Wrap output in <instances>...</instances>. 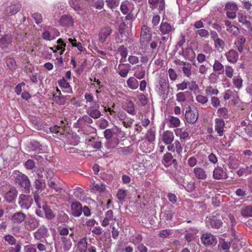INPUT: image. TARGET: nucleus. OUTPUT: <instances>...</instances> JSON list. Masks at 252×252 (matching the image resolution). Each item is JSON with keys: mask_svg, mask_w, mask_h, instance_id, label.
<instances>
[{"mask_svg": "<svg viewBox=\"0 0 252 252\" xmlns=\"http://www.w3.org/2000/svg\"><path fill=\"white\" fill-rule=\"evenodd\" d=\"M14 183L21 188L25 193H29L31 190V183L28 177L20 172L14 173Z\"/></svg>", "mask_w": 252, "mask_h": 252, "instance_id": "f257e3e1", "label": "nucleus"}, {"mask_svg": "<svg viewBox=\"0 0 252 252\" xmlns=\"http://www.w3.org/2000/svg\"><path fill=\"white\" fill-rule=\"evenodd\" d=\"M224 10H227L226 15L228 18L234 19L236 17L238 7L235 2H228L226 3L225 5Z\"/></svg>", "mask_w": 252, "mask_h": 252, "instance_id": "f03ea898", "label": "nucleus"}, {"mask_svg": "<svg viewBox=\"0 0 252 252\" xmlns=\"http://www.w3.org/2000/svg\"><path fill=\"white\" fill-rule=\"evenodd\" d=\"M99 108V104L94 102L93 104H90V107L87 109V113L92 118L98 119L101 116Z\"/></svg>", "mask_w": 252, "mask_h": 252, "instance_id": "7ed1b4c3", "label": "nucleus"}, {"mask_svg": "<svg viewBox=\"0 0 252 252\" xmlns=\"http://www.w3.org/2000/svg\"><path fill=\"white\" fill-rule=\"evenodd\" d=\"M185 118L188 123L194 124L198 119V112L196 108L191 110L190 106H189L188 110L185 113Z\"/></svg>", "mask_w": 252, "mask_h": 252, "instance_id": "20e7f679", "label": "nucleus"}, {"mask_svg": "<svg viewBox=\"0 0 252 252\" xmlns=\"http://www.w3.org/2000/svg\"><path fill=\"white\" fill-rule=\"evenodd\" d=\"M201 239L203 244L206 246L215 245L217 243L216 238L210 233L203 234Z\"/></svg>", "mask_w": 252, "mask_h": 252, "instance_id": "39448f33", "label": "nucleus"}, {"mask_svg": "<svg viewBox=\"0 0 252 252\" xmlns=\"http://www.w3.org/2000/svg\"><path fill=\"white\" fill-rule=\"evenodd\" d=\"M22 6V4L20 2L11 4L6 8L4 11L5 15L10 16L16 14L21 10Z\"/></svg>", "mask_w": 252, "mask_h": 252, "instance_id": "423d86ee", "label": "nucleus"}, {"mask_svg": "<svg viewBox=\"0 0 252 252\" xmlns=\"http://www.w3.org/2000/svg\"><path fill=\"white\" fill-rule=\"evenodd\" d=\"M18 195V191L15 187H12L7 191L5 195L4 199L9 203H13Z\"/></svg>", "mask_w": 252, "mask_h": 252, "instance_id": "0eeeda50", "label": "nucleus"}, {"mask_svg": "<svg viewBox=\"0 0 252 252\" xmlns=\"http://www.w3.org/2000/svg\"><path fill=\"white\" fill-rule=\"evenodd\" d=\"M71 212L72 216L75 217H80L82 213V206L79 202H74L71 204Z\"/></svg>", "mask_w": 252, "mask_h": 252, "instance_id": "6e6552de", "label": "nucleus"}, {"mask_svg": "<svg viewBox=\"0 0 252 252\" xmlns=\"http://www.w3.org/2000/svg\"><path fill=\"white\" fill-rule=\"evenodd\" d=\"M112 30L110 27H104L101 29L98 36L99 40L103 43L106 40V38L111 34Z\"/></svg>", "mask_w": 252, "mask_h": 252, "instance_id": "1a4fd4ad", "label": "nucleus"}, {"mask_svg": "<svg viewBox=\"0 0 252 252\" xmlns=\"http://www.w3.org/2000/svg\"><path fill=\"white\" fill-rule=\"evenodd\" d=\"M37 176L39 178L44 179L46 178L47 180H51L54 176V172L50 169H39L37 171Z\"/></svg>", "mask_w": 252, "mask_h": 252, "instance_id": "9d476101", "label": "nucleus"}, {"mask_svg": "<svg viewBox=\"0 0 252 252\" xmlns=\"http://www.w3.org/2000/svg\"><path fill=\"white\" fill-rule=\"evenodd\" d=\"M215 130L219 134V136H222L224 132V127L225 126L224 121L220 118H216L215 120Z\"/></svg>", "mask_w": 252, "mask_h": 252, "instance_id": "9b49d317", "label": "nucleus"}, {"mask_svg": "<svg viewBox=\"0 0 252 252\" xmlns=\"http://www.w3.org/2000/svg\"><path fill=\"white\" fill-rule=\"evenodd\" d=\"M26 218V214L21 211H19L13 214L11 220L15 223H21L25 221Z\"/></svg>", "mask_w": 252, "mask_h": 252, "instance_id": "f8f14e48", "label": "nucleus"}, {"mask_svg": "<svg viewBox=\"0 0 252 252\" xmlns=\"http://www.w3.org/2000/svg\"><path fill=\"white\" fill-rule=\"evenodd\" d=\"M213 177L215 179L220 180L221 179H226L228 176L227 173L221 167H218L213 171Z\"/></svg>", "mask_w": 252, "mask_h": 252, "instance_id": "ddd939ff", "label": "nucleus"}, {"mask_svg": "<svg viewBox=\"0 0 252 252\" xmlns=\"http://www.w3.org/2000/svg\"><path fill=\"white\" fill-rule=\"evenodd\" d=\"M24 223L25 226H29L32 230L37 228L39 225L38 220L32 216L26 218Z\"/></svg>", "mask_w": 252, "mask_h": 252, "instance_id": "4468645a", "label": "nucleus"}, {"mask_svg": "<svg viewBox=\"0 0 252 252\" xmlns=\"http://www.w3.org/2000/svg\"><path fill=\"white\" fill-rule=\"evenodd\" d=\"M225 56L229 62L234 63L237 62L239 55L235 50L230 49L226 53Z\"/></svg>", "mask_w": 252, "mask_h": 252, "instance_id": "2eb2a0df", "label": "nucleus"}, {"mask_svg": "<svg viewBox=\"0 0 252 252\" xmlns=\"http://www.w3.org/2000/svg\"><path fill=\"white\" fill-rule=\"evenodd\" d=\"M174 136L173 133L170 131L166 130L163 132L162 140L166 144H170L173 141Z\"/></svg>", "mask_w": 252, "mask_h": 252, "instance_id": "dca6fc26", "label": "nucleus"}, {"mask_svg": "<svg viewBox=\"0 0 252 252\" xmlns=\"http://www.w3.org/2000/svg\"><path fill=\"white\" fill-rule=\"evenodd\" d=\"M116 220V218H114L113 212L111 210L106 212L105 218L102 221L101 225L103 226H106L109 224L110 221Z\"/></svg>", "mask_w": 252, "mask_h": 252, "instance_id": "f3484780", "label": "nucleus"}, {"mask_svg": "<svg viewBox=\"0 0 252 252\" xmlns=\"http://www.w3.org/2000/svg\"><path fill=\"white\" fill-rule=\"evenodd\" d=\"M123 109L132 115H135L136 113L135 105L131 100H128L126 103V105L123 107Z\"/></svg>", "mask_w": 252, "mask_h": 252, "instance_id": "a211bd4d", "label": "nucleus"}, {"mask_svg": "<svg viewBox=\"0 0 252 252\" xmlns=\"http://www.w3.org/2000/svg\"><path fill=\"white\" fill-rule=\"evenodd\" d=\"M246 41V38L244 36H240L238 37L237 41L234 43L236 49L240 52L242 53L244 50V45Z\"/></svg>", "mask_w": 252, "mask_h": 252, "instance_id": "6ab92c4d", "label": "nucleus"}, {"mask_svg": "<svg viewBox=\"0 0 252 252\" xmlns=\"http://www.w3.org/2000/svg\"><path fill=\"white\" fill-rule=\"evenodd\" d=\"M12 38L10 35L6 34L0 39V47L6 48L11 43Z\"/></svg>", "mask_w": 252, "mask_h": 252, "instance_id": "aec40b11", "label": "nucleus"}, {"mask_svg": "<svg viewBox=\"0 0 252 252\" xmlns=\"http://www.w3.org/2000/svg\"><path fill=\"white\" fill-rule=\"evenodd\" d=\"M195 177L200 180H205L207 177L205 171L201 167H195L193 169Z\"/></svg>", "mask_w": 252, "mask_h": 252, "instance_id": "412c9836", "label": "nucleus"}, {"mask_svg": "<svg viewBox=\"0 0 252 252\" xmlns=\"http://www.w3.org/2000/svg\"><path fill=\"white\" fill-rule=\"evenodd\" d=\"M160 31L163 34H169L173 30L172 26L169 24L168 23L165 22H162L160 28Z\"/></svg>", "mask_w": 252, "mask_h": 252, "instance_id": "4be33fe9", "label": "nucleus"}, {"mask_svg": "<svg viewBox=\"0 0 252 252\" xmlns=\"http://www.w3.org/2000/svg\"><path fill=\"white\" fill-rule=\"evenodd\" d=\"M60 24L64 27H69L73 25V20L70 15H63L60 21Z\"/></svg>", "mask_w": 252, "mask_h": 252, "instance_id": "5701e85b", "label": "nucleus"}, {"mask_svg": "<svg viewBox=\"0 0 252 252\" xmlns=\"http://www.w3.org/2000/svg\"><path fill=\"white\" fill-rule=\"evenodd\" d=\"M33 186L35 187L36 190L35 192H37L39 191H41L45 187V182L44 179L38 178L35 180Z\"/></svg>", "mask_w": 252, "mask_h": 252, "instance_id": "b1692460", "label": "nucleus"}, {"mask_svg": "<svg viewBox=\"0 0 252 252\" xmlns=\"http://www.w3.org/2000/svg\"><path fill=\"white\" fill-rule=\"evenodd\" d=\"M61 240L62 242L63 249L64 252H68L72 247V242L69 238L63 236Z\"/></svg>", "mask_w": 252, "mask_h": 252, "instance_id": "393cba45", "label": "nucleus"}, {"mask_svg": "<svg viewBox=\"0 0 252 252\" xmlns=\"http://www.w3.org/2000/svg\"><path fill=\"white\" fill-rule=\"evenodd\" d=\"M29 147L31 150L36 152L41 153L43 151L41 145L37 141H32Z\"/></svg>", "mask_w": 252, "mask_h": 252, "instance_id": "a878e982", "label": "nucleus"}, {"mask_svg": "<svg viewBox=\"0 0 252 252\" xmlns=\"http://www.w3.org/2000/svg\"><path fill=\"white\" fill-rule=\"evenodd\" d=\"M210 224L212 227L219 228L222 226V222L220 219L216 216H213L210 219Z\"/></svg>", "mask_w": 252, "mask_h": 252, "instance_id": "bb28decb", "label": "nucleus"}, {"mask_svg": "<svg viewBox=\"0 0 252 252\" xmlns=\"http://www.w3.org/2000/svg\"><path fill=\"white\" fill-rule=\"evenodd\" d=\"M238 18L239 22L245 25L247 28H249L251 27V22L247 19V16L243 13H239L238 14Z\"/></svg>", "mask_w": 252, "mask_h": 252, "instance_id": "cd10ccee", "label": "nucleus"}, {"mask_svg": "<svg viewBox=\"0 0 252 252\" xmlns=\"http://www.w3.org/2000/svg\"><path fill=\"white\" fill-rule=\"evenodd\" d=\"M173 157L170 153H167L163 157L162 163L165 167H168L171 165V161Z\"/></svg>", "mask_w": 252, "mask_h": 252, "instance_id": "c85d7f7f", "label": "nucleus"}, {"mask_svg": "<svg viewBox=\"0 0 252 252\" xmlns=\"http://www.w3.org/2000/svg\"><path fill=\"white\" fill-rule=\"evenodd\" d=\"M88 146L96 149H99L101 147V143L94 137L89 139L88 141Z\"/></svg>", "mask_w": 252, "mask_h": 252, "instance_id": "c756f323", "label": "nucleus"}, {"mask_svg": "<svg viewBox=\"0 0 252 252\" xmlns=\"http://www.w3.org/2000/svg\"><path fill=\"white\" fill-rule=\"evenodd\" d=\"M127 84L129 88L135 90L138 87L139 83L135 77H131L127 80Z\"/></svg>", "mask_w": 252, "mask_h": 252, "instance_id": "7c9ffc66", "label": "nucleus"}, {"mask_svg": "<svg viewBox=\"0 0 252 252\" xmlns=\"http://www.w3.org/2000/svg\"><path fill=\"white\" fill-rule=\"evenodd\" d=\"M47 230L45 228H39L34 232V238L37 240H40L41 238L45 237L47 235Z\"/></svg>", "mask_w": 252, "mask_h": 252, "instance_id": "2f4dec72", "label": "nucleus"}, {"mask_svg": "<svg viewBox=\"0 0 252 252\" xmlns=\"http://www.w3.org/2000/svg\"><path fill=\"white\" fill-rule=\"evenodd\" d=\"M67 99V96H64L61 95H56L54 94L53 96V101L59 105H64Z\"/></svg>", "mask_w": 252, "mask_h": 252, "instance_id": "473e14b6", "label": "nucleus"}, {"mask_svg": "<svg viewBox=\"0 0 252 252\" xmlns=\"http://www.w3.org/2000/svg\"><path fill=\"white\" fill-rule=\"evenodd\" d=\"M77 246L80 252H86L87 250L86 239L85 238L81 239L78 242Z\"/></svg>", "mask_w": 252, "mask_h": 252, "instance_id": "72a5a7b5", "label": "nucleus"}, {"mask_svg": "<svg viewBox=\"0 0 252 252\" xmlns=\"http://www.w3.org/2000/svg\"><path fill=\"white\" fill-rule=\"evenodd\" d=\"M46 218L48 220H52L55 217V215L49 207L46 205L43 207Z\"/></svg>", "mask_w": 252, "mask_h": 252, "instance_id": "f704fd0d", "label": "nucleus"}, {"mask_svg": "<svg viewBox=\"0 0 252 252\" xmlns=\"http://www.w3.org/2000/svg\"><path fill=\"white\" fill-rule=\"evenodd\" d=\"M241 215L243 217H252V207L251 206H247L241 210Z\"/></svg>", "mask_w": 252, "mask_h": 252, "instance_id": "c9c22d12", "label": "nucleus"}, {"mask_svg": "<svg viewBox=\"0 0 252 252\" xmlns=\"http://www.w3.org/2000/svg\"><path fill=\"white\" fill-rule=\"evenodd\" d=\"M105 185L104 184H94L92 187V189L94 191H99V192H103L105 190Z\"/></svg>", "mask_w": 252, "mask_h": 252, "instance_id": "e433bc0d", "label": "nucleus"}, {"mask_svg": "<svg viewBox=\"0 0 252 252\" xmlns=\"http://www.w3.org/2000/svg\"><path fill=\"white\" fill-rule=\"evenodd\" d=\"M49 129L52 133H60V134H63L65 130L64 127L57 125L50 127Z\"/></svg>", "mask_w": 252, "mask_h": 252, "instance_id": "4c0bfd02", "label": "nucleus"}, {"mask_svg": "<svg viewBox=\"0 0 252 252\" xmlns=\"http://www.w3.org/2000/svg\"><path fill=\"white\" fill-rule=\"evenodd\" d=\"M252 173V170L250 169L249 166H246L245 168H241L237 172V174L239 176H241L244 174H245V176H247Z\"/></svg>", "mask_w": 252, "mask_h": 252, "instance_id": "58836bf2", "label": "nucleus"}, {"mask_svg": "<svg viewBox=\"0 0 252 252\" xmlns=\"http://www.w3.org/2000/svg\"><path fill=\"white\" fill-rule=\"evenodd\" d=\"M191 65L190 63H188V64L185 66L182 67V71L184 75L188 77H190L191 75Z\"/></svg>", "mask_w": 252, "mask_h": 252, "instance_id": "ea45409f", "label": "nucleus"}, {"mask_svg": "<svg viewBox=\"0 0 252 252\" xmlns=\"http://www.w3.org/2000/svg\"><path fill=\"white\" fill-rule=\"evenodd\" d=\"M146 137L149 142H152L154 141L155 139V131L152 129H149L146 133Z\"/></svg>", "mask_w": 252, "mask_h": 252, "instance_id": "a19ab883", "label": "nucleus"}, {"mask_svg": "<svg viewBox=\"0 0 252 252\" xmlns=\"http://www.w3.org/2000/svg\"><path fill=\"white\" fill-rule=\"evenodd\" d=\"M48 184L50 188L54 189L56 192H61L62 189L57 185V184L55 181L49 180L48 182Z\"/></svg>", "mask_w": 252, "mask_h": 252, "instance_id": "79ce46f5", "label": "nucleus"}, {"mask_svg": "<svg viewBox=\"0 0 252 252\" xmlns=\"http://www.w3.org/2000/svg\"><path fill=\"white\" fill-rule=\"evenodd\" d=\"M118 52L120 54L122 57L126 59L128 54V50L124 45L120 46L118 49Z\"/></svg>", "mask_w": 252, "mask_h": 252, "instance_id": "37998d69", "label": "nucleus"}, {"mask_svg": "<svg viewBox=\"0 0 252 252\" xmlns=\"http://www.w3.org/2000/svg\"><path fill=\"white\" fill-rule=\"evenodd\" d=\"M70 5L73 8L75 11L81 10V7L80 6V0H72L69 2Z\"/></svg>", "mask_w": 252, "mask_h": 252, "instance_id": "c03bdc74", "label": "nucleus"}, {"mask_svg": "<svg viewBox=\"0 0 252 252\" xmlns=\"http://www.w3.org/2000/svg\"><path fill=\"white\" fill-rule=\"evenodd\" d=\"M219 92L218 90L214 89L213 87L211 86H208L205 89V93L208 95L213 94L217 95Z\"/></svg>", "mask_w": 252, "mask_h": 252, "instance_id": "a18cd8bd", "label": "nucleus"}, {"mask_svg": "<svg viewBox=\"0 0 252 252\" xmlns=\"http://www.w3.org/2000/svg\"><path fill=\"white\" fill-rule=\"evenodd\" d=\"M115 133L114 129H106L104 131V136L105 139L107 140H109L113 136V134Z\"/></svg>", "mask_w": 252, "mask_h": 252, "instance_id": "49530a36", "label": "nucleus"}, {"mask_svg": "<svg viewBox=\"0 0 252 252\" xmlns=\"http://www.w3.org/2000/svg\"><path fill=\"white\" fill-rule=\"evenodd\" d=\"M217 113L223 118L226 119L228 117V111L225 107L219 108L217 111Z\"/></svg>", "mask_w": 252, "mask_h": 252, "instance_id": "de8ad7c7", "label": "nucleus"}, {"mask_svg": "<svg viewBox=\"0 0 252 252\" xmlns=\"http://www.w3.org/2000/svg\"><path fill=\"white\" fill-rule=\"evenodd\" d=\"M31 123L33 125L35 128L37 130H40L42 128L43 126L41 123L38 122L35 118L30 119Z\"/></svg>", "mask_w": 252, "mask_h": 252, "instance_id": "09e8293b", "label": "nucleus"}, {"mask_svg": "<svg viewBox=\"0 0 252 252\" xmlns=\"http://www.w3.org/2000/svg\"><path fill=\"white\" fill-rule=\"evenodd\" d=\"M226 30L228 32L232 33L235 35H237L240 33V31L238 28H237L234 25H232V26H230V27L227 29Z\"/></svg>", "mask_w": 252, "mask_h": 252, "instance_id": "8fccbe9b", "label": "nucleus"}, {"mask_svg": "<svg viewBox=\"0 0 252 252\" xmlns=\"http://www.w3.org/2000/svg\"><path fill=\"white\" fill-rule=\"evenodd\" d=\"M213 70L214 71H224L223 65L218 61L215 60Z\"/></svg>", "mask_w": 252, "mask_h": 252, "instance_id": "3c124183", "label": "nucleus"}, {"mask_svg": "<svg viewBox=\"0 0 252 252\" xmlns=\"http://www.w3.org/2000/svg\"><path fill=\"white\" fill-rule=\"evenodd\" d=\"M146 71L143 67H141L140 70L136 72H135L134 76L138 79H141L145 77Z\"/></svg>", "mask_w": 252, "mask_h": 252, "instance_id": "603ef678", "label": "nucleus"}, {"mask_svg": "<svg viewBox=\"0 0 252 252\" xmlns=\"http://www.w3.org/2000/svg\"><path fill=\"white\" fill-rule=\"evenodd\" d=\"M176 100L179 102H184L186 101V97L184 92H180L176 94Z\"/></svg>", "mask_w": 252, "mask_h": 252, "instance_id": "864d4df0", "label": "nucleus"}, {"mask_svg": "<svg viewBox=\"0 0 252 252\" xmlns=\"http://www.w3.org/2000/svg\"><path fill=\"white\" fill-rule=\"evenodd\" d=\"M4 239L5 241L7 242L11 245L15 244L16 242V240L14 238V237L9 234L4 236Z\"/></svg>", "mask_w": 252, "mask_h": 252, "instance_id": "5fc2aeb1", "label": "nucleus"}, {"mask_svg": "<svg viewBox=\"0 0 252 252\" xmlns=\"http://www.w3.org/2000/svg\"><path fill=\"white\" fill-rule=\"evenodd\" d=\"M196 100L202 104H204L207 102L208 99L206 96L199 94L196 96Z\"/></svg>", "mask_w": 252, "mask_h": 252, "instance_id": "6e6d98bb", "label": "nucleus"}, {"mask_svg": "<svg viewBox=\"0 0 252 252\" xmlns=\"http://www.w3.org/2000/svg\"><path fill=\"white\" fill-rule=\"evenodd\" d=\"M126 190L122 189H120L118 190V192L117 194V196L119 200H123L126 198Z\"/></svg>", "mask_w": 252, "mask_h": 252, "instance_id": "4d7b16f0", "label": "nucleus"}, {"mask_svg": "<svg viewBox=\"0 0 252 252\" xmlns=\"http://www.w3.org/2000/svg\"><path fill=\"white\" fill-rule=\"evenodd\" d=\"M28 199H29V196L25 194H21L19 196V204L22 208H24V202L26 200H28Z\"/></svg>", "mask_w": 252, "mask_h": 252, "instance_id": "13d9d810", "label": "nucleus"}, {"mask_svg": "<svg viewBox=\"0 0 252 252\" xmlns=\"http://www.w3.org/2000/svg\"><path fill=\"white\" fill-rule=\"evenodd\" d=\"M6 63L9 68H14L16 66V62L13 58H8L6 60Z\"/></svg>", "mask_w": 252, "mask_h": 252, "instance_id": "bf43d9fd", "label": "nucleus"}, {"mask_svg": "<svg viewBox=\"0 0 252 252\" xmlns=\"http://www.w3.org/2000/svg\"><path fill=\"white\" fill-rule=\"evenodd\" d=\"M169 121L172 125L174 126V127H177L179 126L180 125V121L179 119L176 117H171L170 118Z\"/></svg>", "mask_w": 252, "mask_h": 252, "instance_id": "052dcab7", "label": "nucleus"}, {"mask_svg": "<svg viewBox=\"0 0 252 252\" xmlns=\"http://www.w3.org/2000/svg\"><path fill=\"white\" fill-rule=\"evenodd\" d=\"M99 123V127L102 129L106 128L108 126V122L104 118L100 119Z\"/></svg>", "mask_w": 252, "mask_h": 252, "instance_id": "680f3d73", "label": "nucleus"}, {"mask_svg": "<svg viewBox=\"0 0 252 252\" xmlns=\"http://www.w3.org/2000/svg\"><path fill=\"white\" fill-rule=\"evenodd\" d=\"M195 33L202 37H207L209 35L208 31L205 29L198 30L195 32Z\"/></svg>", "mask_w": 252, "mask_h": 252, "instance_id": "e2e57ef3", "label": "nucleus"}, {"mask_svg": "<svg viewBox=\"0 0 252 252\" xmlns=\"http://www.w3.org/2000/svg\"><path fill=\"white\" fill-rule=\"evenodd\" d=\"M167 198L169 201L173 204L177 202L178 199L177 196L172 193H168L167 194Z\"/></svg>", "mask_w": 252, "mask_h": 252, "instance_id": "0e129e2a", "label": "nucleus"}, {"mask_svg": "<svg viewBox=\"0 0 252 252\" xmlns=\"http://www.w3.org/2000/svg\"><path fill=\"white\" fill-rule=\"evenodd\" d=\"M32 18L35 20L36 24H38L42 22V17L41 14L35 13L32 15Z\"/></svg>", "mask_w": 252, "mask_h": 252, "instance_id": "69168bd1", "label": "nucleus"}, {"mask_svg": "<svg viewBox=\"0 0 252 252\" xmlns=\"http://www.w3.org/2000/svg\"><path fill=\"white\" fill-rule=\"evenodd\" d=\"M184 188L188 192L192 191L195 189V185L193 182H188V184L185 186H183Z\"/></svg>", "mask_w": 252, "mask_h": 252, "instance_id": "338daca9", "label": "nucleus"}, {"mask_svg": "<svg viewBox=\"0 0 252 252\" xmlns=\"http://www.w3.org/2000/svg\"><path fill=\"white\" fill-rule=\"evenodd\" d=\"M138 99L141 102L142 106H145L147 103V99L143 94H140L137 96Z\"/></svg>", "mask_w": 252, "mask_h": 252, "instance_id": "774afa93", "label": "nucleus"}]
</instances>
